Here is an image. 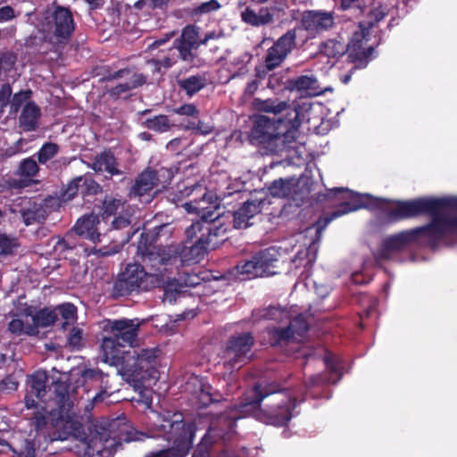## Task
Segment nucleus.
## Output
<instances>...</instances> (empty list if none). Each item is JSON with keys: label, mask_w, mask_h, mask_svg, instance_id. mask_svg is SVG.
I'll return each mask as SVG.
<instances>
[{"label": "nucleus", "mask_w": 457, "mask_h": 457, "mask_svg": "<svg viewBox=\"0 0 457 457\" xmlns=\"http://www.w3.org/2000/svg\"><path fill=\"white\" fill-rule=\"evenodd\" d=\"M320 202H330L337 206L336 211L324 217V226L335 219L361 208L382 209L389 203L394 208L386 212L391 222H398L420 216H429L430 221L416 228L402 230L386 237L381 243L375 258L379 261L392 260L411 245L436 250L442 244L449 245L447 239L454 235L450 215L444 213L445 206L437 205L442 197L420 196L411 200H395L374 197L368 194H358L346 187H334L318 196Z\"/></svg>", "instance_id": "obj_1"}, {"label": "nucleus", "mask_w": 457, "mask_h": 457, "mask_svg": "<svg viewBox=\"0 0 457 457\" xmlns=\"http://www.w3.org/2000/svg\"><path fill=\"white\" fill-rule=\"evenodd\" d=\"M270 395H275V399L271 404H265L263 413L267 422L278 427L287 425L297 405L296 397L292 396L288 390H281L280 386L275 382H257L250 395H247L243 402L230 405L224 411L217 414L209 429L213 428L212 435L216 438L225 439L235 431L237 420L261 410L262 401Z\"/></svg>", "instance_id": "obj_2"}, {"label": "nucleus", "mask_w": 457, "mask_h": 457, "mask_svg": "<svg viewBox=\"0 0 457 457\" xmlns=\"http://www.w3.org/2000/svg\"><path fill=\"white\" fill-rule=\"evenodd\" d=\"M225 216L217 214L212 218V212L204 214L202 219L193 222L186 229L187 240L174 250L175 255L183 263H198L209 250L215 249L223 241V237L228 230V225L224 221Z\"/></svg>", "instance_id": "obj_3"}, {"label": "nucleus", "mask_w": 457, "mask_h": 457, "mask_svg": "<svg viewBox=\"0 0 457 457\" xmlns=\"http://www.w3.org/2000/svg\"><path fill=\"white\" fill-rule=\"evenodd\" d=\"M154 428L171 446L146 457H186L192 449L197 427L194 420H186L182 412L165 411L160 413Z\"/></svg>", "instance_id": "obj_4"}, {"label": "nucleus", "mask_w": 457, "mask_h": 457, "mask_svg": "<svg viewBox=\"0 0 457 457\" xmlns=\"http://www.w3.org/2000/svg\"><path fill=\"white\" fill-rule=\"evenodd\" d=\"M160 354L158 347L128 349L118 361L111 365L120 367L119 371L125 380L140 388L158 379Z\"/></svg>", "instance_id": "obj_5"}, {"label": "nucleus", "mask_w": 457, "mask_h": 457, "mask_svg": "<svg viewBox=\"0 0 457 457\" xmlns=\"http://www.w3.org/2000/svg\"><path fill=\"white\" fill-rule=\"evenodd\" d=\"M106 331L111 335L103 338L101 348L104 361L111 364L118 361L120 356L125 354L128 349H134L133 344L138 336L139 324L128 319L108 320Z\"/></svg>", "instance_id": "obj_6"}, {"label": "nucleus", "mask_w": 457, "mask_h": 457, "mask_svg": "<svg viewBox=\"0 0 457 457\" xmlns=\"http://www.w3.org/2000/svg\"><path fill=\"white\" fill-rule=\"evenodd\" d=\"M154 275L148 273L145 268L137 262L128 263L124 270L112 279L108 293L111 298L117 300L127 297L141 291H148L155 286L153 283Z\"/></svg>", "instance_id": "obj_7"}, {"label": "nucleus", "mask_w": 457, "mask_h": 457, "mask_svg": "<svg viewBox=\"0 0 457 457\" xmlns=\"http://www.w3.org/2000/svg\"><path fill=\"white\" fill-rule=\"evenodd\" d=\"M293 113V119H270L265 115H255L249 135L251 143L272 150L277 146L276 142L280 139L279 129L282 126L285 127L286 131L292 129H297L300 127L299 112L294 109Z\"/></svg>", "instance_id": "obj_8"}, {"label": "nucleus", "mask_w": 457, "mask_h": 457, "mask_svg": "<svg viewBox=\"0 0 457 457\" xmlns=\"http://www.w3.org/2000/svg\"><path fill=\"white\" fill-rule=\"evenodd\" d=\"M52 409L46 411V407H41L40 410H35L32 416L29 418V426L35 430V436H42L45 440L50 442L54 441H65L72 437L82 443H86L87 435L85 430V427L81 426V428L72 425V428H68V424L65 426H55L53 422V417L51 416Z\"/></svg>", "instance_id": "obj_9"}, {"label": "nucleus", "mask_w": 457, "mask_h": 457, "mask_svg": "<svg viewBox=\"0 0 457 457\" xmlns=\"http://www.w3.org/2000/svg\"><path fill=\"white\" fill-rule=\"evenodd\" d=\"M46 20L52 34L47 41L40 45L38 51L42 54H47V50L59 53L74 31L75 23L72 13L68 8L57 6L46 17Z\"/></svg>", "instance_id": "obj_10"}, {"label": "nucleus", "mask_w": 457, "mask_h": 457, "mask_svg": "<svg viewBox=\"0 0 457 457\" xmlns=\"http://www.w3.org/2000/svg\"><path fill=\"white\" fill-rule=\"evenodd\" d=\"M172 178L173 174L168 169L154 170L148 167L136 177L129 190V196L137 198L141 202L149 203L154 197V189L160 185L165 187Z\"/></svg>", "instance_id": "obj_11"}, {"label": "nucleus", "mask_w": 457, "mask_h": 457, "mask_svg": "<svg viewBox=\"0 0 457 457\" xmlns=\"http://www.w3.org/2000/svg\"><path fill=\"white\" fill-rule=\"evenodd\" d=\"M280 253L274 247H268L253 254L249 260L239 262L236 270L238 274L245 275L247 279L268 277L277 273Z\"/></svg>", "instance_id": "obj_12"}, {"label": "nucleus", "mask_w": 457, "mask_h": 457, "mask_svg": "<svg viewBox=\"0 0 457 457\" xmlns=\"http://www.w3.org/2000/svg\"><path fill=\"white\" fill-rule=\"evenodd\" d=\"M390 8L380 1H375L371 4L366 17V21L360 23L361 32H356L353 38L348 46V50L353 49L355 52L354 57H370L375 54V48L372 46H366L368 29L376 23L383 20L389 13ZM353 54H350L352 55ZM352 57V56H349Z\"/></svg>", "instance_id": "obj_13"}, {"label": "nucleus", "mask_w": 457, "mask_h": 457, "mask_svg": "<svg viewBox=\"0 0 457 457\" xmlns=\"http://www.w3.org/2000/svg\"><path fill=\"white\" fill-rule=\"evenodd\" d=\"M255 339L252 332H242L231 336L224 350V366L231 370H239L252 358L251 351Z\"/></svg>", "instance_id": "obj_14"}, {"label": "nucleus", "mask_w": 457, "mask_h": 457, "mask_svg": "<svg viewBox=\"0 0 457 457\" xmlns=\"http://www.w3.org/2000/svg\"><path fill=\"white\" fill-rule=\"evenodd\" d=\"M137 254L140 255L144 267L149 269L152 275L162 278V271L166 266L176 259L174 250L170 246H164L160 244H152L138 240Z\"/></svg>", "instance_id": "obj_15"}, {"label": "nucleus", "mask_w": 457, "mask_h": 457, "mask_svg": "<svg viewBox=\"0 0 457 457\" xmlns=\"http://www.w3.org/2000/svg\"><path fill=\"white\" fill-rule=\"evenodd\" d=\"M69 389L70 384L60 378L53 383L55 406L52 408V420L57 427L60 424L62 426L68 424L69 428H72V425L81 428V426L84 425L74 419V413L72 412L73 403L70 399Z\"/></svg>", "instance_id": "obj_16"}, {"label": "nucleus", "mask_w": 457, "mask_h": 457, "mask_svg": "<svg viewBox=\"0 0 457 457\" xmlns=\"http://www.w3.org/2000/svg\"><path fill=\"white\" fill-rule=\"evenodd\" d=\"M269 194L277 198H290L296 206H301L309 198L310 188L301 187L295 178H280L268 186Z\"/></svg>", "instance_id": "obj_17"}, {"label": "nucleus", "mask_w": 457, "mask_h": 457, "mask_svg": "<svg viewBox=\"0 0 457 457\" xmlns=\"http://www.w3.org/2000/svg\"><path fill=\"white\" fill-rule=\"evenodd\" d=\"M191 188L195 190L192 193L189 200L182 204V207L189 213L195 212L201 215V218L204 214L212 212V218H214V210L220 206L218 197L213 193L208 192L207 188L202 184L191 185Z\"/></svg>", "instance_id": "obj_18"}, {"label": "nucleus", "mask_w": 457, "mask_h": 457, "mask_svg": "<svg viewBox=\"0 0 457 457\" xmlns=\"http://www.w3.org/2000/svg\"><path fill=\"white\" fill-rule=\"evenodd\" d=\"M21 218L26 226L33 224H43L47 219L50 211L48 210L47 200L37 202L32 199H25L19 211Z\"/></svg>", "instance_id": "obj_19"}, {"label": "nucleus", "mask_w": 457, "mask_h": 457, "mask_svg": "<svg viewBox=\"0 0 457 457\" xmlns=\"http://www.w3.org/2000/svg\"><path fill=\"white\" fill-rule=\"evenodd\" d=\"M263 200H247L242 205L232 212L233 228L237 229L246 228L253 225L251 220L262 210Z\"/></svg>", "instance_id": "obj_20"}, {"label": "nucleus", "mask_w": 457, "mask_h": 457, "mask_svg": "<svg viewBox=\"0 0 457 457\" xmlns=\"http://www.w3.org/2000/svg\"><path fill=\"white\" fill-rule=\"evenodd\" d=\"M302 26L311 35L331 28L334 24V17L329 12L307 11L303 13Z\"/></svg>", "instance_id": "obj_21"}, {"label": "nucleus", "mask_w": 457, "mask_h": 457, "mask_svg": "<svg viewBox=\"0 0 457 457\" xmlns=\"http://www.w3.org/2000/svg\"><path fill=\"white\" fill-rule=\"evenodd\" d=\"M280 85H283L284 88L289 91H314L318 88V79L312 75H301L295 79H288L285 82H282L276 74L270 75L268 83L269 87L275 88Z\"/></svg>", "instance_id": "obj_22"}, {"label": "nucleus", "mask_w": 457, "mask_h": 457, "mask_svg": "<svg viewBox=\"0 0 457 457\" xmlns=\"http://www.w3.org/2000/svg\"><path fill=\"white\" fill-rule=\"evenodd\" d=\"M323 361L329 375L316 374L311 376L306 382L308 387L329 383L335 384L341 378L340 364L337 357L328 352L324 355Z\"/></svg>", "instance_id": "obj_23"}, {"label": "nucleus", "mask_w": 457, "mask_h": 457, "mask_svg": "<svg viewBox=\"0 0 457 457\" xmlns=\"http://www.w3.org/2000/svg\"><path fill=\"white\" fill-rule=\"evenodd\" d=\"M87 167L96 173L106 172L110 177L120 175L121 170L119 169V162L114 154L110 148L104 149L97 154L91 163H87Z\"/></svg>", "instance_id": "obj_24"}, {"label": "nucleus", "mask_w": 457, "mask_h": 457, "mask_svg": "<svg viewBox=\"0 0 457 457\" xmlns=\"http://www.w3.org/2000/svg\"><path fill=\"white\" fill-rule=\"evenodd\" d=\"M100 224L99 217L93 213L79 219L73 227V230L79 237L90 240L93 243L100 241V232L97 225Z\"/></svg>", "instance_id": "obj_25"}, {"label": "nucleus", "mask_w": 457, "mask_h": 457, "mask_svg": "<svg viewBox=\"0 0 457 457\" xmlns=\"http://www.w3.org/2000/svg\"><path fill=\"white\" fill-rule=\"evenodd\" d=\"M40 117V108L35 102H28L21 112L19 127L25 132L35 131L38 127Z\"/></svg>", "instance_id": "obj_26"}, {"label": "nucleus", "mask_w": 457, "mask_h": 457, "mask_svg": "<svg viewBox=\"0 0 457 457\" xmlns=\"http://www.w3.org/2000/svg\"><path fill=\"white\" fill-rule=\"evenodd\" d=\"M295 30H288L280 37L273 46L269 49L267 57H287L295 48L296 43Z\"/></svg>", "instance_id": "obj_27"}, {"label": "nucleus", "mask_w": 457, "mask_h": 457, "mask_svg": "<svg viewBox=\"0 0 457 457\" xmlns=\"http://www.w3.org/2000/svg\"><path fill=\"white\" fill-rule=\"evenodd\" d=\"M370 59H336L332 66L341 71L339 79L343 84H347L354 71L367 67Z\"/></svg>", "instance_id": "obj_28"}, {"label": "nucleus", "mask_w": 457, "mask_h": 457, "mask_svg": "<svg viewBox=\"0 0 457 457\" xmlns=\"http://www.w3.org/2000/svg\"><path fill=\"white\" fill-rule=\"evenodd\" d=\"M153 283L155 285L154 287L163 288V300L170 303H174L179 298L183 295L182 284L176 279H168L164 281L162 278H157L154 275Z\"/></svg>", "instance_id": "obj_29"}, {"label": "nucleus", "mask_w": 457, "mask_h": 457, "mask_svg": "<svg viewBox=\"0 0 457 457\" xmlns=\"http://www.w3.org/2000/svg\"><path fill=\"white\" fill-rule=\"evenodd\" d=\"M252 109L258 112H266L278 115L289 108L287 101H281L278 98H253L251 103Z\"/></svg>", "instance_id": "obj_30"}, {"label": "nucleus", "mask_w": 457, "mask_h": 457, "mask_svg": "<svg viewBox=\"0 0 457 457\" xmlns=\"http://www.w3.org/2000/svg\"><path fill=\"white\" fill-rule=\"evenodd\" d=\"M33 324H28L26 335L34 336L37 334V328H47L54 325L57 321L56 311L48 308L40 309L32 317Z\"/></svg>", "instance_id": "obj_31"}, {"label": "nucleus", "mask_w": 457, "mask_h": 457, "mask_svg": "<svg viewBox=\"0 0 457 457\" xmlns=\"http://www.w3.org/2000/svg\"><path fill=\"white\" fill-rule=\"evenodd\" d=\"M243 22L253 27H261L270 23L273 15L268 8H261L258 12L250 7H246L240 14Z\"/></svg>", "instance_id": "obj_32"}, {"label": "nucleus", "mask_w": 457, "mask_h": 457, "mask_svg": "<svg viewBox=\"0 0 457 457\" xmlns=\"http://www.w3.org/2000/svg\"><path fill=\"white\" fill-rule=\"evenodd\" d=\"M198 45V30L195 26L189 25L184 28L180 38L178 40L176 48L181 57H187L192 48Z\"/></svg>", "instance_id": "obj_33"}, {"label": "nucleus", "mask_w": 457, "mask_h": 457, "mask_svg": "<svg viewBox=\"0 0 457 457\" xmlns=\"http://www.w3.org/2000/svg\"><path fill=\"white\" fill-rule=\"evenodd\" d=\"M80 187H85L87 194H96L99 188V185L93 179H87L81 177L72 179L63 190L62 196L63 200L72 199L79 192Z\"/></svg>", "instance_id": "obj_34"}, {"label": "nucleus", "mask_w": 457, "mask_h": 457, "mask_svg": "<svg viewBox=\"0 0 457 457\" xmlns=\"http://www.w3.org/2000/svg\"><path fill=\"white\" fill-rule=\"evenodd\" d=\"M96 76H102L101 80L111 81L119 79H125L127 81L132 80L134 74H139L134 66L120 68L112 71L109 67H100L95 70Z\"/></svg>", "instance_id": "obj_35"}, {"label": "nucleus", "mask_w": 457, "mask_h": 457, "mask_svg": "<svg viewBox=\"0 0 457 457\" xmlns=\"http://www.w3.org/2000/svg\"><path fill=\"white\" fill-rule=\"evenodd\" d=\"M172 234V228L170 223H162L156 225L153 228L145 229L139 237L140 241L158 244L159 241L163 237L169 239Z\"/></svg>", "instance_id": "obj_36"}, {"label": "nucleus", "mask_w": 457, "mask_h": 457, "mask_svg": "<svg viewBox=\"0 0 457 457\" xmlns=\"http://www.w3.org/2000/svg\"><path fill=\"white\" fill-rule=\"evenodd\" d=\"M270 344L272 346H284L290 342L295 341L293 334L288 326L285 328L271 327L267 328Z\"/></svg>", "instance_id": "obj_37"}, {"label": "nucleus", "mask_w": 457, "mask_h": 457, "mask_svg": "<svg viewBox=\"0 0 457 457\" xmlns=\"http://www.w3.org/2000/svg\"><path fill=\"white\" fill-rule=\"evenodd\" d=\"M147 78L144 74H134L132 80L124 83H119L109 90V95L112 97L118 98L122 94L142 87L146 83Z\"/></svg>", "instance_id": "obj_38"}, {"label": "nucleus", "mask_w": 457, "mask_h": 457, "mask_svg": "<svg viewBox=\"0 0 457 457\" xmlns=\"http://www.w3.org/2000/svg\"><path fill=\"white\" fill-rule=\"evenodd\" d=\"M47 375L45 371H37L29 377V393L37 399H42L46 395Z\"/></svg>", "instance_id": "obj_39"}, {"label": "nucleus", "mask_w": 457, "mask_h": 457, "mask_svg": "<svg viewBox=\"0 0 457 457\" xmlns=\"http://www.w3.org/2000/svg\"><path fill=\"white\" fill-rule=\"evenodd\" d=\"M142 126L157 133H164L170 129L172 124L165 114H159L147 118L142 122Z\"/></svg>", "instance_id": "obj_40"}, {"label": "nucleus", "mask_w": 457, "mask_h": 457, "mask_svg": "<svg viewBox=\"0 0 457 457\" xmlns=\"http://www.w3.org/2000/svg\"><path fill=\"white\" fill-rule=\"evenodd\" d=\"M287 326L290 328L295 340L304 337L310 329L308 320L303 314H298L292 319Z\"/></svg>", "instance_id": "obj_41"}, {"label": "nucleus", "mask_w": 457, "mask_h": 457, "mask_svg": "<svg viewBox=\"0 0 457 457\" xmlns=\"http://www.w3.org/2000/svg\"><path fill=\"white\" fill-rule=\"evenodd\" d=\"M213 431V428L208 429L197 445L192 457H210L211 449L218 439L212 435Z\"/></svg>", "instance_id": "obj_42"}, {"label": "nucleus", "mask_w": 457, "mask_h": 457, "mask_svg": "<svg viewBox=\"0 0 457 457\" xmlns=\"http://www.w3.org/2000/svg\"><path fill=\"white\" fill-rule=\"evenodd\" d=\"M60 150V146L54 142H46L42 145L39 150L35 154L37 161L40 164H46L52 160Z\"/></svg>", "instance_id": "obj_43"}, {"label": "nucleus", "mask_w": 457, "mask_h": 457, "mask_svg": "<svg viewBox=\"0 0 457 457\" xmlns=\"http://www.w3.org/2000/svg\"><path fill=\"white\" fill-rule=\"evenodd\" d=\"M125 204V201L120 198H116L112 195H105L102 204V218L103 220L115 215L120 208Z\"/></svg>", "instance_id": "obj_44"}, {"label": "nucleus", "mask_w": 457, "mask_h": 457, "mask_svg": "<svg viewBox=\"0 0 457 457\" xmlns=\"http://www.w3.org/2000/svg\"><path fill=\"white\" fill-rule=\"evenodd\" d=\"M56 311L57 318L60 316L64 321L62 324V327L65 328L70 322L73 321L77 318V308L73 303H64L57 305L54 308Z\"/></svg>", "instance_id": "obj_45"}, {"label": "nucleus", "mask_w": 457, "mask_h": 457, "mask_svg": "<svg viewBox=\"0 0 457 457\" xmlns=\"http://www.w3.org/2000/svg\"><path fill=\"white\" fill-rule=\"evenodd\" d=\"M179 86L188 96H193L204 87L205 82L201 76H190L180 80Z\"/></svg>", "instance_id": "obj_46"}, {"label": "nucleus", "mask_w": 457, "mask_h": 457, "mask_svg": "<svg viewBox=\"0 0 457 457\" xmlns=\"http://www.w3.org/2000/svg\"><path fill=\"white\" fill-rule=\"evenodd\" d=\"M39 171L37 161L32 157L22 160L18 167L17 174L24 178L35 177Z\"/></svg>", "instance_id": "obj_47"}, {"label": "nucleus", "mask_w": 457, "mask_h": 457, "mask_svg": "<svg viewBox=\"0 0 457 457\" xmlns=\"http://www.w3.org/2000/svg\"><path fill=\"white\" fill-rule=\"evenodd\" d=\"M437 205L445 206L446 211H452L457 212V197L454 196H444L442 201L436 203ZM450 222L453 230L454 235L457 234V216L450 215Z\"/></svg>", "instance_id": "obj_48"}, {"label": "nucleus", "mask_w": 457, "mask_h": 457, "mask_svg": "<svg viewBox=\"0 0 457 457\" xmlns=\"http://www.w3.org/2000/svg\"><path fill=\"white\" fill-rule=\"evenodd\" d=\"M292 262L295 263V268L301 266L310 268L315 262V254L312 253L310 249L301 250L297 252Z\"/></svg>", "instance_id": "obj_49"}, {"label": "nucleus", "mask_w": 457, "mask_h": 457, "mask_svg": "<svg viewBox=\"0 0 457 457\" xmlns=\"http://www.w3.org/2000/svg\"><path fill=\"white\" fill-rule=\"evenodd\" d=\"M19 246L17 239L6 234L0 233V255L6 256L13 253V250Z\"/></svg>", "instance_id": "obj_50"}, {"label": "nucleus", "mask_w": 457, "mask_h": 457, "mask_svg": "<svg viewBox=\"0 0 457 457\" xmlns=\"http://www.w3.org/2000/svg\"><path fill=\"white\" fill-rule=\"evenodd\" d=\"M194 190V188H191V186H186L181 189L179 188L177 191L170 193L169 199L177 206H182V204L188 201L192 196Z\"/></svg>", "instance_id": "obj_51"}, {"label": "nucleus", "mask_w": 457, "mask_h": 457, "mask_svg": "<svg viewBox=\"0 0 457 457\" xmlns=\"http://www.w3.org/2000/svg\"><path fill=\"white\" fill-rule=\"evenodd\" d=\"M284 59H264V63L256 66L255 76L258 79H264L268 72L278 67Z\"/></svg>", "instance_id": "obj_52"}, {"label": "nucleus", "mask_w": 457, "mask_h": 457, "mask_svg": "<svg viewBox=\"0 0 457 457\" xmlns=\"http://www.w3.org/2000/svg\"><path fill=\"white\" fill-rule=\"evenodd\" d=\"M28 184L25 183L23 179H5L1 178L0 179V194L8 193L12 191V189H21L27 186Z\"/></svg>", "instance_id": "obj_53"}, {"label": "nucleus", "mask_w": 457, "mask_h": 457, "mask_svg": "<svg viewBox=\"0 0 457 457\" xmlns=\"http://www.w3.org/2000/svg\"><path fill=\"white\" fill-rule=\"evenodd\" d=\"M212 386L210 385L202 384L197 394V399L200 408L209 406L211 403L216 402L212 394L211 393Z\"/></svg>", "instance_id": "obj_54"}, {"label": "nucleus", "mask_w": 457, "mask_h": 457, "mask_svg": "<svg viewBox=\"0 0 457 457\" xmlns=\"http://www.w3.org/2000/svg\"><path fill=\"white\" fill-rule=\"evenodd\" d=\"M31 90H21L14 94L10 100L11 112L16 113L21 106L30 97Z\"/></svg>", "instance_id": "obj_55"}, {"label": "nucleus", "mask_w": 457, "mask_h": 457, "mask_svg": "<svg viewBox=\"0 0 457 457\" xmlns=\"http://www.w3.org/2000/svg\"><path fill=\"white\" fill-rule=\"evenodd\" d=\"M220 8V4L217 0H210L202 3L193 10L195 15L207 14L215 12Z\"/></svg>", "instance_id": "obj_56"}, {"label": "nucleus", "mask_w": 457, "mask_h": 457, "mask_svg": "<svg viewBox=\"0 0 457 457\" xmlns=\"http://www.w3.org/2000/svg\"><path fill=\"white\" fill-rule=\"evenodd\" d=\"M172 112L181 115L197 118L199 116V110L194 104H185L179 107L173 108Z\"/></svg>", "instance_id": "obj_57"}, {"label": "nucleus", "mask_w": 457, "mask_h": 457, "mask_svg": "<svg viewBox=\"0 0 457 457\" xmlns=\"http://www.w3.org/2000/svg\"><path fill=\"white\" fill-rule=\"evenodd\" d=\"M323 54L327 57H337V55H343L345 52L343 47L333 40L328 41L323 46Z\"/></svg>", "instance_id": "obj_58"}, {"label": "nucleus", "mask_w": 457, "mask_h": 457, "mask_svg": "<svg viewBox=\"0 0 457 457\" xmlns=\"http://www.w3.org/2000/svg\"><path fill=\"white\" fill-rule=\"evenodd\" d=\"M285 312L280 307L269 306L261 312V318L265 320H277L282 318Z\"/></svg>", "instance_id": "obj_59"}, {"label": "nucleus", "mask_w": 457, "mask_h": 457, "mask_svg": "<svg viewBox=\"0 0 457 457\" xmlns=\"http://www.w3.org/2000/svg\"><path fill=\"white\" fill-rule=\"evenodd\" d=\"M68 344L72 348L79 349L82 346V329L73 327L68 337Z\"/></svg>", "instance_id": "obj_60"}, {"label": "nucleus", "mask_w": 457, "mask_h": 457, "mask_svg": "<svg viewBox=\"0 0 457 457\" xmlns=\"http://www.w3.org/2000/svg\"><path fill=\"white\" fill-rule=\"evenodd\" d=\"M8 330L15 336H21L26 334L28 325L25 326L23 321L20 319H13L8 323Z\"/></svg>", "instance_id": "obj_61"}, {"label": "nucleus", "mask_w": 457, "mask_h": 457, "mask_svg": "<svg viewBox=\"0 0 457 457\" xmlns=\"http://www.w3.org/2000/svg\"><path fill=\"white\" fill-rule=\"evenodd\" d=\"M12 87L9 83H4L0 87V109L3 110L10 104L12 96Z\"/></svg>", "instance_id": "obj_62"}, {"label": "nucleus", "mask_w": 457, "mask_h": 457, "mask_svg": "<svg viewBox=\"0 0 457 457\" xmlns=\"http://www.w3.org/2000/svg\"><path fill=\"white\" fill-rule=\"evenodd\" d=\"M18 385L13 376L8 375L0 380V393L15 391Z\"/></svg>", "instance_id": "obj_63"}, {"label": "nucleus", "mask_w": 457, "mask_h": 457, "mask_svg": "<svg viewBox=\"0 0 457 457\" xmlns=\"http://www.w3.org/2000/svg\"><path fill=\"white\" fill-rule=\"evenodd\" d=\"M103 377H104V373L102 372V370H98V369H86L83 372H82V378H84V380H96V381H102L103 380Z\"/></svg>", "instance_id": "obj_64"}]
</instances>
